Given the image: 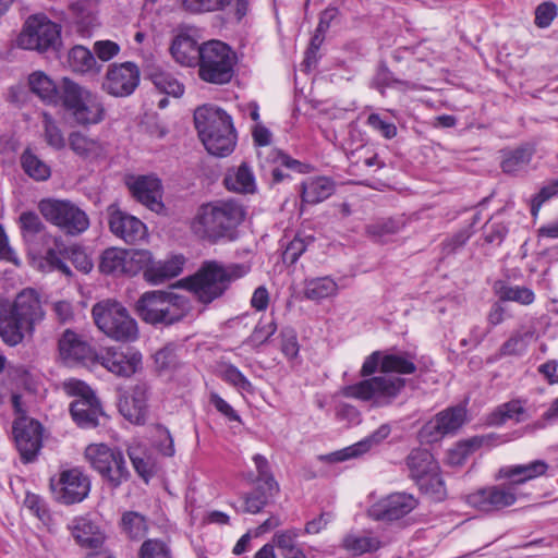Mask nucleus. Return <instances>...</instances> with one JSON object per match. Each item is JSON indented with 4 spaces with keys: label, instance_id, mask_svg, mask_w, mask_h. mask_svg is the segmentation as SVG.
<instances>
[{
    "label": "nucleus",
    "instance_id": "f257e3e1",
    "mask_svg": "<svg viewBox=\"0 0 558 558\" xmlns=\"http://www.w3.org/2000/svg\"><path fill=\"white\" fill-rule=\"evenodd\" d=\"M415 371L416 365L410 353H385L383 374L344 386L339 390V395L369 402L375 408L388 407L398 398L407 384L404 378L393 374L409 375Z\"/></svg>",
    "mask_w": 558,
    "mask_h": 558
},
{
    "label": "nucleus",
    "instance_id": "f03ea898",
    "mask_svg": "<svg viewBox=\"0 0 558 558\" xmlns=\"http://www.w3.org/2000/svg\"><path fill=\"white\" fill-rule=\"evenodd\" d=\"M250 269L244 263L205 260L194 275L184 279V282L199 303L208 305L222 298L231 284L247 275Z\"/></svg>",
    "mask_w": 558,
    "mask_h": 558
},
{
    "label": "nucleus",
    "instance_id": "7ed1b4c3",
    "mask_svg": "<svg viewBox=\"0 0 558 558\" xmlns=\"http://www.w3.org/2000/svg\"><path fill=\"white\" fill-rule=\"evenodd\" d=\"M244 218L243 206L234 201L208 203L197 209L191 230L198 239L217 243L231 239Z\"/></svg>",
    "mask_w": 558,
    "mask_h": 558
},
{
    "label": "nucleus",
    "instance_id": "20e7f679",
    "mask_svg": "<svg viewBox=\"0 0 558 558\" xmlns=\"http://www.w3.org/2000/svg\"><path fill=\"white\" fill-rule=\"evenodd\" d=\"M44 318L39 295L33 289L20 292L11 306L0 307V336L9 345L19 344L24 332H32L34 325Z\"/></svg>",
    "mask_w": 558,
    "mask_h": 558
},
{
    "label": "nucleus",
    "instance_id": "39448f33",
    "mask_svg": "<svg viewBox=\"0 0 558 558\" xmlns=\"http://www.w3.org/2000/svg\"><path fill=\"white\" fill-rule=\"evenodd\" d=\"M198 136L210 155L225 157L235 146V130L231 117L222 109L210 105L198 107L194 112Z\"/></svg>",
    "mask_w": 558,
    "mask_h": 558
},
{
    "label": "nucleus",
    "instance_id": "423d86ee",
    "mask_svg": "<svg viewBox=\"0 0 558 558\" xmlns=\"http://www.w3.org/2000/svg\"><path fill=\"white\" fill-rule=\"evenodd\" d=\"M191 311L190 299L172 291H147L136 302L140 318L153 326L174 325L187 317Z\"/></svg>",
    "mask_w": 558,
    "mask_h": 558
},
{
    "label": "nucleus",
    "instance_id": "0eeeda50",
    "mask_svg": "<svg viewBox=\"0 0 558 558\" xmlns=\"http://www.w3.org/2000/svg\"><path fill=\"white\" fill-rule=\"evenodd\" d=\"M238 57L235 51L221 40H209L197 50L198 77L213 85H225L232 81Z\"/></svg>",
    "mask_w": 558,
    "mask_h": 558
},
{
    "label": "nucleus",
    "instance_id": "6e6552de",
    "mask_svg": "<svg viewBox=\"0 0 558 558\" xmlns=\"http://www.w3.org/2000/svg\"><path fill=\"white\" fill-rule=\"evenodd\" d=\"M60 105L81 126L98 124L106 117L101 97L68 77L62 78V100Z\"/></svg>",
    "mask_w": 558,
    "mask_h": 558
},
{
    "label": "nucleus",
    "instance_id": "1a4fd4ad",
    "mask_svg": "<svg viewBox=\"0 0 558 558\" xmlns=\"http://www.w3.org/2000/svg\"><path fill=\"white\" fill-rule=\"evenodd\" d=\"M92 315L99 330L109 338L122 342L137 339V323L120 302L111 299L99 301L93 306Z\"/></svg>",
    "mask_w": 558,
    "mask_h": 558
},
{
    "label": "nucleus",
    "instance_id": "9d476101",
    "mask_svg": "<svg viewBox=\"0 0 558 558\" xmlns=\"http://www.w3.org/2000/svg\"><path fill=\"white\" fill-rule=\"evenodd\" d=\"M405 465L409 477L415 482L421 492L435 500H442L446 497L439 464L428 449H412L405 458Z\"/></svg>",
    "mask_w": 558,
    "mask_h": 558
},
{
    "label": "nucleus",
    "instance_id": "9b49d317",
    "mask_svg": "<svg viewBox=\"0 0 558 558\" xmlns=\"http://www.w3.org/2000/svg\"><path fill=\"white\" fill-rule=\"evenodd\" d=\"M64 391L75 399L70 404L72 420L80 428H95L99 417L105 415L99 399L92 388L78 379H68L63 383Z\"/></svg>",
    "mask_w": 558,
    "mask_h": 558
},
{
    "label": "nucleus",
    "instance_id": "f8f14e48",
    "mask_svg": "<svg viewBox=\"0 0 558 558\" xmlns=\"http://www.w3.org/2000/svg\"><path fill=\"white\" fill-rule=\"evenodd\" d=\"M38 210L48 222L69 235H78L89 227L87 214L70 201L44 198L38 203Z\"/></svg>",
    "mask_w": 558,
    "mask_h": 558
},
{
    "label": "nucleus",
    "instance_id": "ddd939ff",
    "mask_svg": "<svg viewBox=\"0 0 558 558\" xmlns=\"http://www.w3.org/2000/svg\"><path fill=\"white\" fill-rule=\"evenodd\" d=\"M85 457L112 488L119 487L130 477L123 452L117 448H110L105 444L89 445L85 449Z\"/></svg>",
    "mask_w": 558,
    "mask_h": 558
},
{
    "label": "nucleus",
    "instance_id": "4468645a",
    "mask_svg": "<svg viewBox=\"0 0 558 558\" xmlns=\"http://www.w3.org/2000/svg\"><path fill=\"white\" fill-rule=\"evenodd\" d=\"M60 26L44 15H33L27 19L17 36V46L26 50L39 52L56 49L60 44Z\"/></svg>",
    "mask_w": 558,
    "mask_h": 558
},
{
    "label": "nucleus",
    "instance_id": "2eb2a0df",
    "mask_svg": "<svg viewBox=\"0 0 558 558\" xmlns=\"http://www.w3.org/2000/svg\"><path fill=\"white\" fill-rule=\"evenodd\" d=\"M141 72L134 62L111 63L106 71L101 88L113 97L131 96L140 85Z\"/></svg>",
    "mask_w": 558,
    "mask_h": 558
},
{
    "label": "nucleus",
    "instance_id": "dca6fc26",
    "mask_svg": "<svg viewBox=\"0 0 558 558\" xmlns=\"http://www.w3.org/2000/svg\"><path fill=\"white\" fill-rule=\"evenodd\" d=\"M50 486L56 499L64 505L84 500L90 489L89 478L77 468L64 470L58 480H51Z\"/></svg>",
    "mask_w": 558,
    "mask_h": 558
},
{
    "label": "nucleus",
    "instance_id": "f3484780",
    "mask_svg": "<svg viewBox=\"0 0 558 558\" xmlns=\"http://www.w3.org/2000/svg\"><path fill=\"white\" fill-rule=\"evenodd\" d=\"M45 262L52 270H59L65 276H71L72 271L65 260H70L73 266L87 274L93 269V263L86 252L80 246L66 247L63 242L53 238V246L48 247L44 256Z\"/></svg>",
    "mask_w": 558,
    "mask_h": 558
},
{
    "label": "nucleus",
    "instance_id": "a211bd4d",
    "mask_svg": "<svg viewBox=\"0 0 558 558\" xmlns=\"http://www.w3.org/2000/svg\"><path fill=\"white\" fill-rule=\"evenodd\" d=\"M12 429L22 461L24 463L34 461L43 442V428L40 423L27 415H22L14 420Z\"/></svg>",
    "mask_w": 558,
    "mask_h": 558
},
{
    "label": "nucleus",
    "instance_id": "6ab92c4d",
    "mask_svg": "<svg viewBox=\"0 0 558 558\" xmlns=\"http://www.w3.org/2000/svg\"><path fill=\"white\" fill-rule=\"evenodd\" d=\"M517 501L513 486L508 484L480 488L466 496V502L481 512H494L512 506Z\"/></svg>",
    "mask_w": 558,
    "mask_h": 558
},
{
    "label": "nucleus",
    "instance_id": "aec40b11",
    "mask_svg": "<svg viewBox=\"0 0 558 558\" xmlns=\"http://www.w3.org/2000/svg\"><path fill=\"white\" fill-rule=\"evenodd\" d=\"M110 231L128 244H137L147 238V228L135 216L120 209L118 204L107 207Z\"/></svg>",
    "mask_w": 558,
    "mask_h": 558
},
{
    "label": "nucleus",
    "instance_id": "412c9836",
    "mask_svg": "<svg viewBox=\"0 0 558 558\" xmlns=\"http://www.w3.org/2000/svg\"><path fill=\"white\" fill-rule=\"evenodd\" d=\"M466 411L463 407H451L428 421L420 430V437L426 442H436L444 436L457 432L465 422Z\"/></svg>",
    "mask_w": 558,
    "mask_h": 558
},
{
    "label": "nucleus",
    "instance_id": "4be33fe9",
    "mask_svg": "<svg viewBox=\"0 0 558 558\" xmlns=\"http://www.w3.org/2000/svg\"><path fill=\"white\" fill-rule=\"evenodd\" d=\"M95 361L118 376L130 377L141 368L142 354L132 348L111 347L97 353Z\"/></svg>",
    "mask_w": 558,
    "mask_h": 558
},
{
    "label": "nucleus",
    "instance_id": "5701e85b",
    "mask_svg": "<svg viewBox=\"0 0 558 558\" xmlns=\"http://www.w3.org/2000/svg\"><path fill=\"white\" fill-rule=\"evenodd\" d=\"M416 506L413 495L395 493L372 505L368 515L376 521H395L409 514Z\"/></svg>",
    "mask_w": 558,
    "mask_h": 558
},
{
    "label": "nucleus",
    "instance_id": "b1692460",
    "mask_svg": "<svg viewBox=\"0 0 558 558\" xmlns=\"http://www.w3.org/2000/svg\"><path fill=\"white\" fill-rule=\"evenodd\" d=\"M58 350L60 357L70 365L86 364L97 357V353L84 337L71 329L64 330L59 338Z\"/></svg>",
    "mask_w": 558,
    "mask_h": 558
},
{
    "label": "nucleus",
    "instance_id": "393cba45",
    "mask_svg": "<svg viewBox=\"0 0 558 558\" xmlns=\"http://www.w3.org/2000/svg\"><path fill=\"white\" fill-rule=\"evenodd\" d=\"M257 156L263 168L267 165L272 166L270 169L272 183H280L290 178V174L283 170L282 167L298 173H304L307 169L305 163L290 157L277 148L259 149Z\"/></svg>",
    "mask_w": 558,
    "mask_h": 558
},
{
    "label": "nucleus",
    "instance_id": "a878e982",
    "mask_svg": "<svg viewBox=\"0 0 558 558\" xmlns=\"http://www.w3.org/2000/svg\"><path fill=\"white\" fill-rule=\"evenodd\" d=\"M148 386L138 383L119 399V412L129 422L137 425L145 423L147 415Z\"/></svg>",
    "mask_w": 558,
    "mask_h": 558
},
{
    "label": "nucleus",
    "instance_id": "bb28decb",
    "mask_svg": "<svg viewBox=\"0 0 558 558\" xmlns=\"http://www.w3.org/2000/svg\"><path fill=\"white\" fill-rule=\"evenodd\" d=\"M133 197L153 211L159 213L163 208L161 202V181L153 175H140L129 183Z\"/></svg>",
    "mask_w": 558,
    "mask_h": 558
},
{
    "label": "nucleus",
    "instance_id": "cd10ccee",
    "mask_svg": "<svg viewBox=\"0 0 558 558\" xmlns=\"http://www.w3.org/2000/svg\"><path fill=\"white\" fill-rule=\"evenodd\" d=\"M182 8L194 14L225 11L234 8V15L241 21L248 11L247 0H180Z\"/></svg>",
    "mask_w": 558,
    "mask_h": 558
},
{
    "label": "nucleus",
    "instance_id": "c85d7f7f",
    "mask_svg": "<svg viewBox=\"0 0 558 558\" xmlns=\"http://www.w3.org/2000/svg\"><path fill=\"white\" fill-rule=\"evenodd\" d=\"M548 470V464L544 460H534L525 464H515L504 466L499 470V477L510 480L509 485L517 487L529 481L544 475Z\"/></svg>",
    "mask_w": 558,
    "mask_h": 558
},
{
    "label": "nucleus",
    "instance_id": "c756f323",
    "mask_svg": "<svg viewBox=\"0 0 558 558\" xmlns=\"http://www.w3.org/2000/svg\"><path fill=\"white\" fill-rule=\"evenodd\" d=\"M70 529L72 536L82 547L98 549L104 544V533L96 523L86 517L75 518Z\"/></svg>",
    "mask_w": 558,
    "mask_h": 558
},
{
    "label": "nucleus",
    "instance_id": "7c9ffc66",
    "mask_svg": "<svg viewBox=\"0 0 558 558\" xmlns=\"http://www.w3.org/2000/svg\"><path fill=\"white\" fill-rule=\"evenodd\" d=\"M185 264V258L182 255H174L166 260H158L145 270L144 278L151 284H160L165 281L179 276Z\"/></svg>",
    "mask_w": 558,
    "mask_h": 558
},
{
    "label": "nucleus",
    "instance_id": "2f4dec72",
    "mask_svg": "<svg viewBox=\"0 0 558 558\" xmlns=\"http://www.w3.org/2000/svg\"><path fill=\"white\" fill-rule=\"evenodd\" d=\"M28 85L31 90L45 104L52 106L60 105L62 100V85L58 87L44 72L37 71L32 73L28 77Z\"/></svg>",
    "mask_w": 558,
    "mask_h": 558
},
{
    "label": "nucleus",
    "instance_id": "473e14b6",
    "mask_svg": "<svg viewBox=\"0 0 558 558\" xmlns=\"http://www.w3.org/2000/svg\"><path fill=\"white\" fill-rule=\"evenodd\" d=\"M535 154V149L530 144L518 146L513 149L502 151L501 169L508 174H518L525 172Z\"/></svg>",
    "mask_w": 558,
    "mask_h": 558
},
{
    "label": "nucleus",
    "instance_id": "72a5a7b5",
    "mask_svg": "<svg viewBox=\"0 0 558 558\" xmlns=\"http://www.w3.org/2000/svg\"><path fill=\"white\" fill-rule=\"evenodd\" d=\"M499 436L490 434L487 436H474L459 441L448 451L447 460L450 465H461L466 458L483 446H492Z\"/></svg>",
    "mask_w": 558,
    "mask_h": 558
},
{
    "label": "nucleus",
    "instance_id": "f704fd0d",
    "mask_svg": "<svg viewBox=\"0 0 558 558\" xmlns=\"http://www.w3.org/2000/svg\"><path fill=\"white\" fill-rule=\"evenodd\" d=\"M300 191L302 202L314 205L331 196L335 192V184L326 177H318L304 181Z\"/></svg>",
    "mask_w": 558,
    "mask_h": 558
},
{
    "label": "nucleus",
    "instance_id": "c9c22d12",
    "mask_svg": "<svg viewBox=\"0 0 558 558\" xmlns=\"http://www.w3.org/2000/svg\"><path fill=\"white\" fill-rule=\"evenodd\" d=\"M524 401L521 399H513L498 405L488 416L490 425H502L507 421H514L517 423L523 422L527 418Z\"/></svg>",
    "mask_w": 558,
    "mask_h": 558
},
{
    "label": "nucleus",
    "instance_id": "e433bc0d",
    "mask_svg": "<svg viewBox=\"0 0 558 558\" xmlns=\"http://www.w3.org/2000/svg\"><path fill=\"white\" fill-rule=\"evenodd\" d=\"M19 222L23 240L29 246L35 245V241L37 238L53 241V239L47 234L46 226L41 221L38 214H36L35 211H23L20 215ZM32 250L35 251L36 248L32 247Z\"/></svg>",
    "mask_w": 558,
    "mask_h": 558
},
{
    "label": "nucleus",
    "instance_id": "4c0bfd02",
    "mask_svg": "<svg viewBox=\"0 0 558 558\" xmlns=\"http://www.w3.org/2000/svg\"><path fill=\"white\" fill-rule=\"evenodd\" d=\"M225 185L229 191L236 193H254L256 190L255 178L246 163L240 165L236 169L229 170L225 177Z\"/></svg>",
    "mask_w": 558,
    "mask_h": 558
},
{
    "label": "nucleus",
    "instance_id": "58836bf2",
    "mask_svg": "<svg viewBox=\"0 0 558 558\" xmlns=\"http://www.w3.org/2000/svg\"><path fill=\"white\" fill-rule=\"evenodd\" d=\"M147 76L160 93L173 97H180L184 93V85L172 73L159 66L149 68Z\"/></svg>",
    "mask_w": 558,
    "mask_h": 558
},
{
    "label": "nucleus",
    "instance_id": "ea45409f",
    "mask_svg": "<svg viewBox=\"0 0 558 558\" xmlns=\"http://www.w3.org/2000/svg\"><path fill=\"white\" fill-rule=\"evenodd\" d=\"M371 86L377 89L381 95L385 94L386 88H396L402 92L415 88L414 83L397 78L385 62H380L378 64L376 73L372 78Z\"/></svg>",
    "mask_w": 558,
    "mask_h": 558
},
{
    "label": "nucleus",
    "instance_id": "a19ab883",
    "mask_svg": "<svg viewBox=\"0 0 558 558\" xmlns=\"http://www.w3.org/2000/svg\"><path fill=\"white\" fill-rule=\"evenodd\" d=\"M70 148L84 159H95L104 154V147L98 140L90 138L75 131L69 136Z\"/></svg>",
    "mask_w": 558,
    "mask_h": 558
},
{
    "label": "nucleus",
    "instance_id": "79ce46f5",
    "mask_svg": "<svg viewBox=\"0 0 558 558\" xmlns=\"http://www.w3.org/2000/svg\"><path fill=\"white\" fill-rule=\"evenodd\" d=\"M128 256L126 251L116 247L108 248L101 255L99 270L106 275L131 272L133 270L126 266Z\"/></svg>",
    "mask_w": 558,
    "mask_h": 558
},
{
    "label": "nucleus",
    "instance_id": "37998d69",
    "mask_svg": "<svg viewBox=\"0 0 558 558\" xmlns=\"http://www.w3.org/2000/svg\"><path fill=\"white\" fill-rule=\"evenodd\" d=\"M21 166L29 178L38 182L47 181L51 175L50 167L29 148L22 153Z\"/></svg>",
    "mask_w": 558,
    "mask_h": 558
},
{
    "label": "nucleus",
    "instance_id": "c03bdc74",
    "mask_svg": "<svg viewBox=\"0 0 558 558\" xmlns=\"http://www.w3.org/2000/svg\"><path fill=\"white\" fill-rule=\"evenodd\" d=\"M496 294L502 302H515L521 305H531L535 301L532 289L522 286H511L505 282L495 286Z\"/></svg>",
    "mask_w": 558,
    "mask_h": 558
},
{
    "label": "nucleus",
    "instance_id": "a18cd8bd",
    "mask_svg": "<svg viewBox=\"0 0 558 558\" xmlns=\"http://www.w3.org/2000/svg\"><path fill=\"white\" fill-rule=\"evenodd\" d=\"M199 45L189 36L178 37L173 40L170 51L173 58L184 65H191L197 60Z\"/></svg>",
    "mask_w": 558,
    "mask_h": 558
},
{
    "label": "nucleus",
    "instance_id": "49530a36",
    "mask_svg": "<svg viewBox=\"0 0 558 558\" xmlns=\"http://www.w3.org/2000/svg\"><path fill=\"white\" fill-rule=\"evenodd\" d=\"M338 286L329 277L314 278L305 283L304 294L308 300L319 301L337 293Z\"/></svg>",
    "mask_w": 558,
    "mask_h": 558
},
{
    "label": "nucleus",
    "instance_id": "de8ad7c7",
    "mask_svg": "<svg viewBox=\"0 0 558 558\" xmlns=\"http://www.w3.org/2000/svg\"><path fill=\"white\" fill-rule=\"evenodd\" d=\"M128 454L135 472L147 483L155 473V464L150 454L141 447H130Z\"/></svg>",
    "mask_w": 558,
    "mask_h": 558
},
{
    "label": "nucleus",
    "instance_id": "09e8293b",
    "mask_svg": "<svg viewBox=\"0 0 558 558\" xmlns=\"http://www.w3.org/2000/svg\"><path fill=\"white\" fill-rule=\"evenodd\" d=\"M380 541L371 534H351L343 538V546L354 555L375 551L380 547Z\"/></svg>",
    "mask_w": 558,
    "mask_h": 558
},
{
    "label": "nucleus",
    "instance_id": "8fccbe9b",
    "mask_svg": "<svg viewBox=\"0 0 558 558\" xmlns=\"http://www.w3.org/2000/svg\"><path fill=\"white\" fill-rule=\"evenodd\" d=\"M69 64L74 72L87 73L95 69L97 61L89 49L75 46L69 52Z\"/></svg>",
    "mask_w": 558,
    "mask_h": 558
},
{
    "label": "nucleus",
    "instance_id": "3c124183",
    "mask_svg": "<svg viewBox=\"0 0 558 558\" xmlns=\"http://www.w3.org/2000/svg\"><path fill=\"white\" fill-rule=\"evenodd\" d=\"M533 336L534 331L530 329L513 332L500 347V354L504 356L523 354Z\"/></svg>",
    "mask_w": 558,
    "mask_h": 558
},
{
    "label": "nucleus",
    "instance_id": "603ef678",
    "mask_svg": "<svg viewBox=\"0 0 558 558\" xmlns=\"http://www.w3.org/2000/svg\"><path fill=\"white\" fill-rule=\"evenodd\" d=\"M277 330V324L274 317L269 319H260L255 326L252 333L245 339L244 343L254 349L268 342Z\"/></svg>",
    "mask_w": 558,
    "mask_h": 558
},
{
    "label": "nucleus",
    "instance_id": "864d4df0",
    "mask_svg": "<svg viewBox=\"0 0 558 558\" xmlns=\"http://www.w3.org/2000/svg\"><path fill=\"white\" fill-rule=\"evenodd\" d=\"M44 138L47 145L56 150H61L65 147V137L57 121L51 114L43 113Z\"/></svg>",
    "mask_w": 558,
    "mask_h": 558
},
{
    "label": "nucleus",
    "instance_id": "5fc2aeb1",
    "mask_svg": "<svg viewBox=\"0 0 558 558\" xmlns=\"http://www.w3.org/2000/svg\"><path fill=\"white\" fill-rule=\"evenodd\" d=\"M272 492L257 486L253 492L246 494L243 498V512L256 514L260 512L268 504Z\"/></svg>",
    "mask_w": 558,
    "mask_h": 558
},
{
    "label": "nucleus",
    "instance_id": "6e6d98bb",
    "mask_svg": "<svg viewBox=\"0 0 558 558\" xmlns=\"http://www.w3.org/2000/svg\"><path fill=\"white\" fill-rule=\"evenodd\" d=\"M122 527L130 538H141L147 531L146 519L138 512H126L122 517Z\"/></svg>",
    "mask_w": 558,
    "mask_h": 558
},
{
    "label": "nucleus",
    "instance_id": "4d7b16f0",
    "mask_svg": "<svg viewBox=\"0 0 558 558\" xmlns=\"http://www.w3.org/2000/svg\"><path fill=\"white\" fill-rule=\"evenodd\" d=\"M178 349L179 347L174 343H167L159 349L154 355L156 368L160 372L175 368L179 363Z\"/></svg>",
    "mask_w": 558,
    "mask_h": 558
},
{
    "label": "nucleus",
    "instance_id": "13d9d810",
    "mask_svg": "<svg viewBox=\"0 0 558 558\" xmlns=\"http://www.w3.org/2000/svg\"><path fill=\"white\" fill-rule=\"evenodd\" d=\"M221 378L239 391L253 392L254 390L252 383L232 364L225 365Z\"/></svg>",
    "mask_w": 558,
    "mask_h": 558
},
{
    "label": "nucleus",
    "instance_id": "bf43d9fd",
    "mask_svg": "<svg viewBox=\"0 0 558 558\" xmlns=\"http://www.w3.org/2000/svg\"><path fill=\"white\" fill-rule=\"evenodd\" d=\"M314 242V238L296 235L284 248L282 253V260L286 264L293 265L298 262L300 256L306 251L310 244Z\"/></svg>",
    "mask_w": 558,
    "mask_h": 558
},
{
    "label": "nucleus",
    "instance_id": "052dcab7",
    "mask_svg": "<svg viewBox=\"0 0 558 558\" xmlns=\"http://www.w3.org/2000/svg\"><path fill=\"white\" fill-rule=\"evenodd\" d=\"M403 227L404 221L402 219L389 218L387 220L369 225L367 227V233L377 240H381L387 235L400 232Z\"/></svg>",
    "mask_w": 558,
    "mask_h": 558
},
{
    "label": "nucleus",
    "instance_id": "680f3d73",
    "mask_svg": "<svg viewBox=\"0 0 558 558\" xmlns=\"http://www.w3.org/2000/svg\"><path fill=\"white\" fill-rule=\"evenodd\" d=\"M473 230L471 226L459 230L457 233L444 240L441 243V252L445 255L456 253L459 248L463 247L469 239L472 236Z\"/></svg>",
    "mask_w": 558,
    "mask_h": 558
},
{
    "label": "nucleus",
    "instance_id": "e2e57ef3",
    "mask_svg": "<svg viewBox=\"0 0 558 558\" xmlns=\"http://www.w3.org/2000/svg\"><path fill=\"white\" fill-rule=\"evenodd\" d=\"M253 461L255 463L257 474H258L257 481L264 482L265 486L267 487V490H269V492L277 490L278 484L275 481V478L270 472L269 463H268L267 459L264 456L257 453L253 457Z\"/></svg>",
    "mask_w": 558,
    "mask_h": 558
},
{
    "label": "nucleus",
    "instance_id": "0e129e2a",
    "mask_svg": "<svg viewBox=\"0 0 558 558\" xmlns=\"http://www.w3.org/2000/svg\"><path fill=\"white\" fill-rule=\"evenodd\" d=\"M366 124L374 131L378 132L386 140H391L397 135V126L395 123L384 119L378 113H371L367 117Z\"/></svg>",
    "mask_w": 558,
    "mask_h": 558
},
{
    "label": "nucleus",
    "instance_id": "69168bd1",
    "mask_svg": "<svg viewBox=\"0 0 558 558\" xmlns=\"http://www.w3.org/2000/svg\"><path fill=\"white\" fill-rule=\"evenodd\" d=\"M281 338V352L288 359H294L299 354V342L296 332L293 328L287 327L283 328L280 332Z\"/></svg>",
    "mask_w": 558,
    "mask_h": 558
},
{
    "label": "nucleus",
    "instance_id": "338daca9",
    "mask_svg": "<svg viewBox=\"0 0 558 558\" xmlns=\"http://www.w3.org/2000/svg\"><path fill=\"white\" fill-rule=\"evenodd\" d=\"M390 426L388 424H383L369 436L356 442V447L360 450L361 454L371 450L373 446L379 445L384 439H386L390 435Z\"/></svg>",
    "mask_w": 558,
    "mask_h": 558
},
{
    "label": "nucleus",
    "instance_id": "774afa93",
    "mask_svg": "<svg viewBox=\"0 0 558 558\" xmlns=\"http://www.w3.org/2000/svg\"><path fill=\"white\" fill-rule=\"evenodd\" d=\"M141 558H171L170 550L163 542L148 539L143 543Z\"/></svg>",
    "mask_w": 558,
    "mask_h": 558
}]
</instances>
